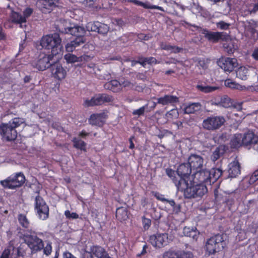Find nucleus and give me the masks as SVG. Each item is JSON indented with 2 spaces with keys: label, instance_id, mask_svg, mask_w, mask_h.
<instances>
[{
  "label": "nucleus",
  "instance_id": "1",
  "mask_svg": "<svg viewBox=\"0 0 258 258\" xmlns=\"http://www.w3.org/2000/svg\"><path fill=\"white\" fill-rule=\"evenodd\" d=\"M19 234L20 239L27 245L32 253H36L42 250L43 241L38 237L43 235L42 232H36L30 228L27 231L19 232Z\"/></svg>",
  "mask_w": 258,
  "mask_h": 258
},
{
  "label": "nucleus",
  "instance_id": "2",
  "mask_svg": "<svg viewBox=\"0 0 258 258\" xmlns=\"http://www.w3.org/2000/svg\"><path fill=\"white\" fill-rule=\"evenodd\" d=\"M61 32L64 34H71L75 36V38L68 43L66 45V51L73 52L75 48L85 42L86 30L84 27L78 25L64 28Z\"/></svg>",
  "mask_w": 258,
  "mask_h": 258
},
{
  "label": "nucleus",
  "instance_id": "3",
  "mask_svg": "<svg viewBox=\"0 0 258 258\" xmlns=\"http://www.w3.org/2000/svg\"><path fill=\"white\" fill-rule=\"evenodd\" d=\"M24 122L23 118L15 117L8 123H2L0 124V135L2 139L7 141H15L18 135L16 128Z\"/></svg>",
  "mask_w": 258,
  "mask_h": 258
},
{
  "label": "nucleus",
  "instance_id": "4",
  "mask_svg": "<svg viewBox=\"0 0 258 258\" xmlns=\"http://www.w3.org/2000/svg\"><path fill=\"white\" fill-rule=\"evenodd\" d=\"M61 39L58 33L48 34L43 36L40 42L42 48L46 49H51V54L56 55L61 52L62 46Z\"/></svg>",
  "mask_w": 258,
  "mask_h": 258
},
{
  "label": "nucleus",
  "instance_id": "5",
  "mask_svg": "<svg viewBox=\"0 0 258 258\" xmlns=\"http://www.w3.org/2000/svg\"><path fill=\"white\" fill-rule=\"evenodd\" d=\"M178 191L183 192L184 196L186 199L195 198L203 197L208 191L207 186L203 184L199 183L194 180L185 179V185L182 189Z\"/></svg>",
  "mask_w": 258,
  "mask_h": 258
},
{
  "label": "nucleus",
  "instance_id": "6",
  "mask_svg": "<svg viewBox=\"0 0 258 258\" xmlns=\"http://www.w3.org/2000/svg\"><path fill=\"white\" fill-rule=\"evenodd\" d=\"M226 246V242L223 235L217 234L207 240L205 250L209 255H212L222 251Z\"/></svg>",
  "mask_w": 258,
  "mask_h": 258
},
{
  "label": "nucleus",
  "instance_id": "7",
  "mask_svg": "<svg viewBox=\"0 0 258 258\" xmlns=\"http://www.w3.org/2000/svg\"><path fill=\"white\" fill-rule=\"evenodd\" d=\"M34 209L39 219L44 220L49 217V207L44 200L39 195L35 198Z\"/></svg>",
  "mask_w": 258,
  "mask_h": 258
},
{
  "label": "nucleus",
  "instance_id": "8",
  "mask_svg": "<svg viewBox=\"0 0 258 258\" xmlns=\"http://www.w3.org/2000/svg\"><path fill=\"white\" fill-rule=\"evenodd\" d=\"M25 177L22 172L16 173L15 175L11 176L6 179L1 181V184L5 187L10 189H15L21 186L25 182Z\"/></svg>",
  "mask_w": 258,
  "mask_h": 258
},
{
  "label": "nucleus",
  "instance_id": "9",
  "mask_svg": "<svg viewBox=\"0 0 258 258\" xmlns=\"http://www.w3.org/2000/svg\"><path fill=\"white\" fill-rule=\"evenodd\" d=\"M114 100L112 96L106 93H101L92 97L90 100H86L84 105L85 107L99 106L106 103L112 102Z\"/></svg>",
  "mask_w": 258,
  "mask_h": 258
},
{
  "label": "nucleus",
  "instance_id": "10",
  "mask_svg": "<svg viewBox=\"0 0 258 258\" xmlns=\"http://www.w3.org/2000/svg\"><path fill=\"white\" fill-rule=\"evenodd\" d=\"M225 122V118L222 116H211L203 120V126L207 130L215 131L220 128Z\"/></svg>",
  "mask_w": 258,
  "mask_h": 258
},
{
  "label": "nucleus",
  "instance_id": "11",
  "mask_svg": "<svg viewBox=\"0 0 258 258\" xmlns=\"http://www.w3.org/2000/svg\"><path fill=\"white\" fill-rule=\"evenodd\" d=\"M54 56L52 54L40 53L37 59L32 62V65L39 71H44L51 67L54 62V61H52Z\"/></svg>",
  "mask_w": 258,
  "mask_h": 258
},
{
  "label": "nucleus",
  "instance_id": "12",
  "mask_svg": "<svg viewBox=\"0 0 258 258\" xmlns=\"http://www.w3.org/2000/svg\"><path fill=\"white\" fill-rule=\"evenodd\" d=\"M202 33L204 35L205 38L209 42L217 43L220 40H226L229 35L224 32H212L207 29H204Z\"/></svg>",
  "mask_w": 258,
  "mask_h": 258
},
{
  "label": "nucleus",
  "instance_id": "13",
  "mask_svg": "<svg viewBox=\"0 0 258 258\" xmlns=\"http://www.w3.org/2000/svg\"><path fill=\"white\" fill-rule=\"evenodd\" d=\"M149 241L153 246L158 248H161L168 243V234L167 233H159L151 235Z\"/></svg>",
  "mask_w": 258,
  "mask_h": 258
},
{
  "label": "nucleus",
  "instance_id": "14",
  "mask_svg": "<svg viewBox=\"0 0 258 258\" xmlns=\"http://www.w3.org/2000/svg\"><path fill=\"white\" fill-rule=\"evenodd\" d=\"M237 59L234 58L222 57L218 61V66L225 72L230 73L237 66Z\"/></svg>",
  "mask_w": 258,
  "mask_h": 258
},
{
  "label": "nucleus",
  "instance_id": "15",
  "mask_svg": "<svg viewBox=\"0 0 258 258\" xmlns=\"http://www.w3.org/2000/svg\"><path fill=\"white\" fill-rule=\"evenodd\" d=\"M50 70L52 76L57 80H61L67 76V69L63 68L59 62H53Z\"/></svg>",
  "mask_w": 258,
  "mask_h": 258
},
{
  "label": "nucleus",
  "instance_id": "16",
  "mask_svg": "<svg viewBox=\"0 0 258 258\" xmlns=\"http://www.w3.org/2000/svg\"><path fill=\"white\" fill-rule=\"evenodd\" d=\"M208 170L203 169L198 170L192 173V180L199 183L203 184L206 186L209 185V176Z\"/></svg>",
  "mask_w": 258,
  "mask_h": 258
},
{
  "label": "nucleus",
  "instance_id": "17",
  "mask_svg": "<svg viewBox=\"0 0 258 258\" xmlns=\"http://www.w3.org/2000/svg\"><path fill=\"white\" fill-rule=\"evenodd\" d=\"M108 117L107 113L103 112L92 114L88 119L90 124L98 127H102Z\"/></svg>",
  "mask_w": 258,
  "mask_h": 258
},
{
  "label": "nucleus",
  "instance_id": "18",
  "mask_svg": "<svg viewBox=\"0 0 258 258\" xmlns=\"http://www.w3.org/2000/svg\"><path fill=\"white\" fill-rule=\"evenodd\" d=\"M166 174L171 178L177 187V190L182 189L185 185V179H182L175 171L171 168L166 169Z\"/></svg>",
  "mask_w": 258,
  "mask_h": 258
},
{
  "label": "nucleus",
  "instance_id": "19",
  "mask_svg": "<svg viewBox=\"0 0 258 258\" xmlns=\"http://www.w3.org/2000/svg\"><path fill=\"white\" fill-rule=\"evenodd\" d=\"M187 163L192 168L193 173L203 168L204 160L200 155L191 154L188 158Z\"/></svg>",
  "mask_w": 258,
  "mask_h": 258
},
{
  "label": "nucleus",
  "instance_id": "20",
  "mask_svg": "<svg viewBox=\"0 0 258 258\" xmlns=\"http://www.w3.org/2000/svg\"><path fill=\"white\" fill-rule=\"evenodd\" d=\"M55 1V0H40L38 2V4L42 13H50L56 6Z\"/></svg>",
  "mask_w": 258,
  "mask_h": 258
},
{
  "label": "nucleus",
  "instance_id": "21",
  "mask_svg": "<svg viewBox=\"0 0 258 258\" xmlns=\"http://www.w3.org/2000/svg\"><path fill=\"white\" fill-rule=\"evenodd\" d=\"M242 141L243 146L254 145L258 142V136L253 132L248 131L242 135Z\"/></svg>",
  "mask_w": 258,
  "mask_h": 258
},
{
  "label": "nucleus",
  "instance_id": "22",
  "mask_svg": "<svg viewBox=\"0 0 258 258\" xmlns=\"http://www.w3.org/2000/svg\"><path fill=\"white\" fill-rule=\"evenodd\" d=\"M188 163H184L179 165L177 169V174L182 179H185L192 173V168H190Z\"/></svg>",
  "mask_w": 258,
  "mask_h": 258
},
{
  "label": "nucleus",
  "instance_id": "23",
  "mask_svg": "<svg viewBox=\"0 0 258 258\" xmlns=\"http://www.w3.org/2000/svg\"><path fill=\"white\" fill-rule=\"evenodd\" d=\"M178 102V97L173 95H165L163 97L157 98L158 104H160L162 105H174Z\"/></svg>",
  "mask_w": 258,
  "mask_h": 258
},
{
  "label": "nucleus",
  "instance_id": "24",
  "mask_svg": "<svg viewBox=\"0 0 258 258\" xmlns=\"http://www.w3.org/2000/svg\"><path fill=\"white\" fill-rule=\"evenodd\" d=\"M229 177H236L240 173V165L238 161H233L228 165Z\"/></svg>",
  "mask_w": 258,
  "mask_h": 258
},
{
  "label": "nucleus",
  "instance_id": "25",
  "mask_svg": "<svg viewBox=\"0 0 258 258\" xmlns=\"http://www.w3.org/2000/svg\"><path fill=\"white\" fill-rule=\"evenodd\" d=\"M209 185H211L215 183L220 178L222 174V170L220 168H213L209 170Z\"/></svg>",
  "mask_w": 258,
  "mask_h": 258
},
{
  "label": "nucleus",
  "instance_id": "26",
  "mask_svg": "<svg viewBox=\"0 0 258 258\" xmlns=\"http://www.w3.org/2000/svg\"><path fill=\"white\" fill-rule=\"evenodd\" d=\"M91 252L97 258H106L108 253L105 249L98 245H93L90 247Z\"/></svg>",
  "mask_w": 258,
  "mask_h": 258
},
{
  "label": "nucleus",
  "instance_id": "27",
  "mask_svg": "<svg viewBox=\"0 0 258 258\" xmlns=\"http://www.w3.org/2000/svg\"><path fill=\"white\" fill-rule=\"evenodd\" d=\"M89 56L87 55H83L80 56H77L76 55L68 53L64 55V58L66 59L68 63H74L76 62H82L83 60L87 61Z\"/></svg>",
  "mask_w": 258,
  "mask_h": 258
},
{
  "label": "nucleus",
  "instance_id": "28",
  "mask_svg": "<svg viewBox=\"0 0 258 258\" xmlns=\"http://www.w3.org/2000/svg\"><path fill=\"white\" fill-rule=\"evenodd\" d=\"M159 61L155 57H139L136 63H139L142 66L145 68L146 65H153L159 63Z\"/></svg>",
  "mask_w": 258,
  "mask_h": 258
},
{
  "label": "nucleus",
  "instance_id": "29",
  "mask_svg": "<svg viewBox=\"0 0 258 258\" xmlns=\"http://www.w3.org/2000/svg\"><path fill=\"white\" fill-rule=\"evenodd\" d=\"M105 89L109 90L113 92H118L121 90L120 82L116 80H112L104 85Z\"/></svg>",
  "mask_w": 258,
  "mask_h": 258
},
{
  "label": "nucleus",
  "instance_id": "30",
  "mask_svg": "<svg viewBox=\"0 0 258 258\" xmlns=\"http://www.w3.org/2000/svg\"><path fill=\"white\" fill-rule=\"evenodd\" d=\"M242 141V135L241 134H236L231 139L230 143L231 148L237 149L243 146Z\"/></svg>",
  "mask_w": 258,
  "mask_h": 258
},
{
  "label": "nucleus",
  "instance_id": "31",
  "mask_svg": "<svg viewBox=\"0 0 258 258\" xmlns=\"http://www.w3.org/2000/svg\"><path fill=\"white\" fill-rule=\"evenodd\" d=\"M127 214L128 211L126 209L121 207L116 209L115 216L118 220L122 221L128 218Z\"/></svg>",
  "mask_w": 258,
  "mask_h": 258
},
{
  "label": "nucleus",
  "instance_id": "32",
  "mask_svg": "<svg viewBox=\"0 0 258 258\" xmlns=\"http://www.w3.org/2000/svg\"><path fill=\"white\" fill-rule=\"evenodd\" d=\"M160 46L161 49L165 50H170L172 52L178 53L182 49V48L176 46H172L166 42H162L160 43Z\"/></svg>",
  "mask_w": 258,
  "mask_h": 258
},
{
  "label": "nucleus",
  "instance_id": "33",
  "mask_svg": "<svg viewBox=\"0 0 258 258\" xmlns=\"http://www.w3.org/2000/svg\"><path fill=\"white\" fill-rule=\"evenodd\" d=\"M18 220L19 224L26 230H23L22 232L30 230V222L27 218L26 216L24 214H20L18 216Z\"/></svg>",
  "mask_w": 258,
  "mask_h": 258
},
{
  "label": "nucleus",
  "instance_id": "34",
  "mask_svg": "<svg viewBox=\"0 0 258 258\" xmlns=\"http://www.w3.org/2000/svg\"><path fill=\"white\" fill-rule=\"evenodd\" d=\"M200 107L201 105L199 103H190L184 108V112L185 114L194 113L200 110Z\"/></svg>",
  "mask_w": 258,
  "mask_h": 258
},
{
  "label": "nucleus",
  "instance_id": "35",
  "mask_svg": "<svg viewBox=\"0 0 258 258\" xmlns=\"http://www.w3.org/2000/svg\"><path fill=\"white\" fill-rule=\"evenodd\" d=\"M11 18L12 22L17 24H22L26 22L25 17H23L21 14L17 12H13Z\"/></svg>",
  "mask_w": 258,
  "mask_h": 258
},
{
  "label": "nucleus",
  "instance_id": "36",
  "mask_svg": "<svg viewBox=\"0 0 258 258\" xmlns=\"http://www.w3.org/2000/svg\"><path fill=\"white\" fill-rule=\"evenodd\" d=\"M196 228L185 226L183 229V233L184 236L192 237L194 239L197 236V231Z\"/></svg>",
  "mask_w": 258,
  "mask_h": 258
},
{
  "label": "nucleus",
  "instance_id": "37",
  "mask_svg": "<svg viewBox=\"0 0 258 258\" xmlns=\"http://www.w3.org/2000/svg\"><path fill=\"white\" fill-rule=\"evenodd\" d=\"M164 204H168L172 208L173 213L178 214L181 211V207L180 204H176L175 201L173 199L168 200L166 199Z\"/></svg>",
  "mask_w": 258,
  "mask_h": 258
},
{
  "label": "nucleus",
  "instance_id": "38",
  "mask_svg": "<svg viewBox=\"0 0 258 258\" xmlns=\"http://www.w3.org/2000/svg\"><path fill=\"white\" fill-rule=\"evenodd\" d=\"M248 71L245 67H241L236 71V76L242 80H246L247 79Z\"/></svg>",
  "mask_w": 258,
  "mask_h": 258
},
{
  "label": "nucleus",
  "instance_id": "39",
  "mask_svg": "<svg viewBox=\"0 0 258 258\" xmlns=\"http://www.w3.org/2000/svg\"><path fill=\"white\" fill-rule=\"evenodd\" d=\"M73 145L75 148L81 150L86 151V143L81 139L74 138L73 140Z\"/></svg>",
  "mask_w": 258,
  "mask_h": 258
},
{
  "label": "nucleus",
  "instance_id": "40",
  "mask_svg": "<svg viewBox=\"0 0 258 258\" xmlns=\"http://www.w3.org/2000/svg\"><path fill=\"white\" fill-rule=\"evenodd\" d=\"M99 25L98 21L88 22L86 26V29L88 31L97 32Z\"/></svg>",
  "mask_w": 258,
  "mask_h": 258
},
{
  "label": "nucleus",
  "instance_id": "41",
  "mask_svg": "<svg viewBox=\"0 0 258 258\" xmlns=\"http://www.w3.org/2000/svg\"><path fill=\"white\" fill-rule=\"evenodd\" d=\"M219 104L221 106L224 108H229L232 106L233 103L231 99L228 97H224L221 98Z\"/></svg>",
  "mask_w": 258,
  "mask_h": 258
},
{
  "label": "nucleus",
  "instance_id": "42",
  "mask_svg": "<svg viewBox=\"0 0 258 258\" xmlns=\"http://www.w3.org/2000/svg\"><path fill=\"white\" fill-rule=\"evenodd\" d=\"M179 250H169L164 253L163 258H178V254Z\"/></svg>",
  "mask_w": 258,
  "mask_h": 258
},
{
  "label": "nucleus",
  "instance_id": "43",
  "mask_svg": "<svg viewBox=\"0 0 258 258\" xmlns=\"http://www.w3.org/2000/svg\"><path fill=\"white\" fill-rule=\"evenodd\" d=\"M98 29H97V32L99 34L105 35L109 31V27L104 23L100 22V25H98Z\"/></svg>",
  "mask_w": 258,
  "mask_h": 258
},
{
  "label": "nucleus",
  "instance_id": "44",
  "mask_svg": "<svg viewBox=\"0 0 258 258\" xmlns=\"http://www.w3.org/2000/svg\"><path fill=\"white\" fill-rule=\"evenodd\" d=\"M221 149L220 147H217L215 150L213 152L211 156V159L213 161L215 162L218 160L221 156L223 154V152H221Z\"/></svg>",
  "mask_w": 258,
  "mask_h": 258
},
{
  "label": "nucleus",
  "instance_id": "45",
  "mask_svg": "<svg viewBox=\"0 0 258 258\" xmlns=\"http://www.w3.org/2000/svg\"><path fill=\"white\" fill-rule=\"evenodd\" d=\"M210 60L208 59L202 58L198 60L197 66L203 70H206L208 68Z\"/></svg>",
  "mask_w": 258,
  "mask_h": 258
},
{
  "label": "nucleus",
  "instance_id": "46",
  "mask_svg": "<svg viewBox=\"0 0 258 258\" xmlns=\"http://www.w3.org/2000/svg\"><path fill=\"white\" fill-rule=\"evenodd\" d=\"M142 223L144 229L148 230L151 225V220L144 216L142 217Z\"/></svg>",
  "mask_w": 258,
  "mask_h": 258
},
{
  "label": "nucleus",
  "instance_id": "47",
  "mask_svg": "<svg viewBox=\"0 0 258 258\" xmlns=\"http://www.w3.org/2000/svg\"><path fill=\"white\" fill-rule=\"evenodd\" d=\"M44 254L46 256H49L52 252V243L51 242L48 241L45 246H44V244H43V248L42 249Z\"/></svg>",
  "mask_w": 258,
  "mask_h": 258
},
{
  "label": "nucleus",
  "instance_id": "48",
  "mask_svg": "<svg viewBox=\"0 0 258 258\" xmlns=\"http://www.w3.org/2000/svg\"><path fill=\"white\" fill-rule=\"evenodd\" d=\"M197 88L199 90L205 93H209L215 90V88L212 87L205 86L202 85H198Z\"/></svg>",
  "mask_w": 258,
  "mask_h": 258
},
{
  "label": "nucleus",
  "instance_id": "49",
  "mask_svg": "<svg viewBox=\"0 0 258 258\" xmlns=\"http://www.w3.org/2000/svg\"><path fill=\"white\" fill-rule=\"evenodd\" d=\"M178 258H193V254L190 251L179 250Z\"/></svg>",
  "mask_w": 258,
  "mask_h": 258
},
{
  "label": "nucleus",
  "instance_id": "50",
  "mask_svg": "<svg viewBox=\"0 0 258 258\" xmlns=\"http://www.w3.org/2000/svg\"><path fill=\"white\" fill-rule=\"evenodd\" d=\"M216 26L218 28L221 30H227L229 29L230 24L223 21H221L216 23Z\"/></svg>",
  "mask_w": 258,
  "mask_h": 258
},
{
  "label": "nucleus",
  "instance_id": "51",
  "mask_svg": "<svg viewBox=\"0 0 258 258\" xmlns=\"http://www.w3.org/2000/svg\"><path fill=\"white\" fill-rule=\"evenodd\" d=\"M148 109V105H145L139 109L134 110L133 112V115H137L138 116L142 115L144 114L145 109Z\"/></svg>",
  "mask_w": 258,
  "mask_h": 258
},
{
  "label": "nucleus",
  "instance_id": "52",
  "mask_svg": "<svg viewBox=\"0 0 258 258\" xmlns=\"http://www.w3.org/2000/svg\"><path fill=\"white\" fill-rule=\"evenodd\" d=\"M64 215L67 219H76L79 218V215L76 213H71L69 210H66L64 212Z\"/></svg>",
  "mask_w": 258,
  "mask_h": 258
},
{
  "label": "nucleus",
  "instance_id": "53",
  "mask_svg": "<svg viewBox=\"0 0 258 258\" xmlns=\"http://www.w3.org/2000/svg\"><path fill=\"white\" fill-rule=\"evenodd\" d=\"M152 195L156 198L158 200L162 202L163 203L166 201V198L164 197V195L160 194L158 191H153Z\"/></svg>",
  "mask_w": 258,
  "mask_h": 258
},
{
  "label": "nucleus",
  "instance_id": "54",
  "mask_svg": "<svg viewBox=\"0 0 258 258\" xmlns=\"http://www.w3.org/2000/svg\"><path fill=\"white\" fill-rule=\"evenodd\" d=\"M258 180V169L255 170L250 176L249 182L250 184H253Z\"/></svg>",
  "mask_w": 258,
  "mask_h": 258
},
{
  "label": "nucleus",
  "instance_id": "55",
  "mask_svg": "<svg viewBox=\"0 0 258 258\" xmlns=\"http://www.w3.org/2000/svg\"><path fill=\"white\" fill-rule=\"evenodd\" d=\"M225 51L229 54H232L234 53L235 49L232 43L228 44L226 46H224Z\"/></svg>",
  "mask_w": 258,
  "mask_h": 258
},
{
  "label": "nucleus",
  "instance_id": "56",
  "mask_svg": "<svg viewBox=\"0 0 258 258\" xmlns=\"http://www.w3.org/2000/svg\"><path fill=\"white\" fill-rule=\"evenodd\" d=\"M138 38L140 40H149L152 38V36L150 34H145L144 33H140L137 36Z\"/></svg>",
  "mask_w": 258,
  "mask_h": 258
},
{
  "label": "nucleus",
  "instance_id": "57",
  "mask_svg": "<svg viewBox=\"0 0 258 258\" xmlns=\"http://www.w3.org/2000/svg\"><path fill=\"white\" fill-rule=\"evenodd\" d=\"M33 12V10L32 8L29 7L26 8L23 11V17H25V19L26 20L27 18L29 17L32 15Z\"/></svg>",
  "mask_w": 258,
  "mask_h": 258
},
{
  "label": "nucleus",
  "instance_id": "58",
  "mask_svg": "<svg viewBox=\"0 0 258 258\" xmlns=\"http://www.w3.org/2000/svg\"><path fill=\"white\" fill-rule=\"evenodd\" d=\"M120 83L121 85V89L122 87H132L133 86V84L128 80H120Z\"/></svg>",
  "mask_w": 258,
  "mask_h": 258
},
{
  "label": "nucleus",
  "instance_id": "59",
  "mask_svg": "<svg viewBox=\"0 0 258 258\" xmlns=\"http://www.w3.org/2000/svg\"><path fill=\"white\" fill-rule=\"evenodd\" d=\"M157 103V102H149L147 104H146L148 105V109H147V111H150L151 110H154L155 108Z\"/></svg>",
  "mask_w": 258,
  "mask_h": 258
},
{
  "label": "nucleus",
  "instance_id": "60",
  "mask_svg": "<svg viewBox=\"0 0 258 258\" xmlns=\"http://www.w3.org/2000/svg\"><path fill=\"white\" fill-rule=\"evenodd\" d=\"M132 3H133L134 4L143 7L145 9H148L149 5L148 4H147L146 3H144L142 2L139 1L138 0H132Z\"/></svg>",
  "mask_w": 258,
  "mask_h": 258
},
{
  "label": "nucleus",
  "instance_id": "61",
  "mask_svg": "<svg viewBox=\"0 0 258 258\" xmlns=\"http://www.w3.org/2000/svg\"><path fill=\"white\" fill-rule=\"evenodd\" d=\"M225 84L226 86L231 88H234L236 87V84L235 82L232 81L230 79H227L225 81Z\"/></svg>",
  "mask_w": 258,
  "mask_h": 258
},
{
  "label": "nucleus",
  "instance_id": "62",
  "mask_svg": "<svg viewBox=\"0 0 258 258\" xmlns=\"http://www.w3.org/2000/svg\"><path fill=\"white\" fill-rule=\"evenodd\" d=\"M10 252L11 251L9 249H5V250L2 252V255L0 256V258H9Z\"/></svg>",
  "mask_w": 258,
  "mask_h": 258
},
{
  "label": "nucleus",
  "instance_id": "63",
  "mask_svg": "<svg viewBox=\"0 0 258 258\" xmlns=\"http://www.w3.org/2000/svg\"><path fill=\"white\" fill-rule=\"evenodd\" d=\"M62 257L63 258H77L71 252L67 250L63 252Z\"/></svg>",
  "mask_w": 258,
  "mask_h": 258
},
{
  "label": "nucleus",
  "instance_id": "64",
  "mask_svg": "<svg viewBox=\"0 0 258 258\" xmlns=\"http://www.w3.org/2000/svg\"><path fill=\"white\" fill-rule=\"evenodd\" d=\"M81 258H93L91 251L89 252L87 250L82 253Z\"/></svg>",
  "mask_w": 258,
  "mask_h": 258
}]
</instances>
